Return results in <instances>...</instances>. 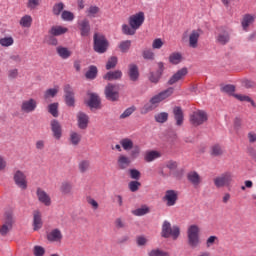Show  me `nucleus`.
I'll list each match as a JSON object with an SVG mask.
<instances>
[{
    "instance_id": "3",
    "label": "nucleus",
    "mask_w": 256,
    "mask_h": 256,
    "mask_svg": "<svg viewBox=\"0 0 256 256\" xmlns=\"http://www.w3.org/2000/svg\"><path fill=\"white\" fill-rule=\"evenodd\" d=\"M13 223H15V220L13 219V211H6L4 213V224L0 227V235L5 237V235L13 229Z\"/></svg>"
},
{
    "instance_id": "11",
    "label": "nucleus",
    "mask_w": 256,
    "mask_h": 256,
    "mask_svg": "<svg viewBox=\"0 0 256 256\" xmlns=\"http://www.w3.org/2000/svg\"><path fill=\"white\" fill-rule=\"evenodd\" d=\"M37 109V101L33 98L24 100L21 104L22 113H33Z\"/></svg>"
},
{
    "instance_id": "21",
    "label": "nucleus",
    "mask_w": 256,
    "mask_h": 256,
    "mask_svg": "<svg viewBox=\"0 0 256 256\" xmlns=\"http://www.w3.org/2000/svg\"><path fill=\"white\" fill-rule=\"evenodd\" d=\"M216 41L217 43H220V45H226V43H229V32L223 29L219 30Z\"/></svg>"
},
{
    "instance_id": "17",
    "label": "nucleus",
    "mask_w": 256,
    "mask_h": 256,
    "mask_svg": "<svg viewBox=\"0 0 256 256\" xmlns=\"http://www.w3.org/2000/svg\"><path fill=\"white\" fill-rule=\"evenodd\" d=\"M158 71L156 73H151L150 74V81L151 83H159V79H161V75H163V69H164V64L163 62H159L158 64Z\"/></svg>"
},
{
    "instance_id": "60",
    "label": "nucleus",
    "mask_w": 256,
    "mask_h": 256,
    "mask_svg": "<svg viewBox=\"0 0 256 256\" xmlns=\"http://www.w3.org/2000/svg\"><path fill=\"white\" fill-rule=\"evenodd\" d=\"M34 255L35 256H43L45 255V248L41 246H35L34 247Z\"/></svg>"
},
{
    "instance_id": "32",
    "label": "nucleus",
    "mask_w": 256,
    "mask_h": 256,
    "mask_svg": "<svg viewBox=\"0 0 256 256\" xmlns=\"http://www.w3.org/2000/svg\"><path fill=\"white\" fill-rule=\"evenodd\" d=\"M161 157V152L159 151H149L146 152L144 159L147 163H151V161H155V159H159Z\"/></svg>"
},
{
    "instance_id": "28",
    "label": "nucleus",
    "mask_w": 256,
    "mask_h": 256,
    "mask_svg": "<svg viewBox=\"0 0 256 256\" xmlns=\"http://www.w3.org/2000/svg\"><path fill=\"white\" fill-rule=\"evenodd\" d=\"M174 117L176 120V125L181 126L183 125V110L181 107L176 106L173 109Z\"/></svg>"
},
{
    "instance_id": "15",
    "label": "nucleus",
    "mask_w": 256,
    "mask_h": 256,
    "mask_svg": "<svg viewBox=\"0 0 256 256\" xmlns=\"http://www.w3.org/2000/svg\"><path fill=\"white\" fill-rule=\"evenodd\" d=\"M188 71L187 68H182L178 70L168 81L169 85H175L178 81H181V79H184L187 75Z\"/></svg>"
},
{
    "instance_id": "37",
    "label": "nucleus",
    "mask_w": 256,
    "mask_h": 256,
    "mask_svg": "<svg viewBox=\"0 0 256 256\" xmlns=\"http://www.w3.org/2000/svg\"><path fill=\"white\" fill-rule=\"evenodd\" d=\"M63 9H65V4L63 2H58L54 4L52 13L56 16H59L61 13H63Z\"/></svg>"
},
{
    "instance_id": "41",
    "label": "nucleus",
    "mask_w": 256,
    "mask_h": 256,
    "mask_svg": "<svg viewBox=\"0 0 256 256\" xmlns=\"http://www.w3.org/2000/svg\"><path fill=\"white\" fill-rule=\"evenodd\" d=\"M57 93H59V87L50 88V89L46 90V92L44 94V98L51 99V98L55 97V95H57Z\"/></svg>"
},
{
    "instance_id": "43",
    "label": "nucleus",
    "mask_w": 256,
    "mask_h": 256,
    "mask_svg": "<svg viewBox=\"0 0 256 256\" xmlns=\"http://www.w3.org/2000/svg\"><path fill=\"white\" fill-rule=\"evenodd\" d=\"M167 119H169V114L167 112H161L155 115V121H157V123H165Z\"/></svg>"
},
{
    "instance_id": "9",
    "label": "nucleus",
    "mask_w": 256,
    "mask_h": 256,
    "mask_svg": "<svg viewBox=\"0 0 256 256\" xmlns=\"http://www.w3.org/2000/svg\"><path fill=\"white\" fill-rule=\"evenodd\" d=\"M201 29L192 30L188 36L189 47L197 49L199 46V37H201Z\"/></svg>"
},
{
    "instance_id": "1",
    "label": "nucleus",
    "mask_w": 256,
    "mask_h": 256,
    "mask_svg": "<svg viewBox=\"0 0 256 256\" xmlns=\"http://www.w3.org/2000/svg\"><path fill=\"white\" fill-rule=\"evenodd\" d=\"M200 233H201V228H199L198 225L193 224L188 227V230H187L188 244L193 249L201 245V238L199 237Z\"/></svg>"
},
{
    "instance_id": "55",
    "label": "nucleus",
    "mask_w": 256,
    "mask_h": 256,
    "mask_svg": "<svg viewBox=\"0 0 256 256\" xmlns=\"http://www.w3.org/2000/svg\"><path fill=\"white\" fill-rule=\"evenodd\" d=\"M235 98L238 99V101H247L248 103H251V105L255 106V102L249 98V96H245L242 94H236Z\"/></svg>"
},
{
    "instance_id": "36",
    "label": "nucleus",
    "mask_w": 256,
    "mask_h": 256,
    "mask_svg": "<svg viewBox=\"0 0 256 256\" xmlns=\"http://www.w3.org/2000/svg\"><path fill=\"white\" fill-rule=\"evenodd\" d=\"M15 43V40L11 36L0 38L1 47H11Z\"/></svg>"
},
{
    "instance_id": "53",
    "label": "nucleus",
    "mask_w": 256,
    "mask_h": 256,
    "mask_svg": "<svg viewBox=\"0 0 256 256\" xmlns=\"http://www.w3.org/2000/svg\"><path fill=\"white\" fill-rule=\"evenodd\" d=\"M155 105H153L151 102L147 103L144 105V107L141 109V113L143 115L149 113V111H153V109H155Z\"/></svg>"
},
{
    "instance_id": "48",
    "label": "nucleus",
    "mask_w": 256,
    "mask_h": 256,
    "mask_svg": "<svg viewBox=\"0 0 256 256\" xmlns=\"http://www.w3.org/2000/svg\"><path fill=\"white\" fill-rule=\"evenodd\" d=\"M173 95V88H168L167 90H164L159 93L160 98L162 101H165V99H169Z\"/></svg>"
},
{
    "instance_id": "16",
    "label": "nucleus",
    "mask_w": 256,
    "mask_h": 256,
    "mask_svg": "<svg viewBox=\"0 0 256 256\" xmlns=\"http://www.w3.org/2000/svg\"><path fill=\"white\" fill-rule=\"evenodd\" d=\"M77 120L79 129H87V126L89 125V116H87V114L79 112L77 114Z\"/></svg>"
},
{
    "instance_id": "30",
    "label": "nucleus",
    "mask_w": 256,
    "mask_h": 256,
    "mask_svg": "<svg viewBox=\"0 0 256 256\" xmlns=\"http://www.w3.org/2000/svg\"><path fill=\"white\" fill-rule=\"evenodd\" d=\"M19 23L23 29H29L31 25H33V17H31V15H24Z\"/></svg>"
},
{
    "instance_id": "8",
    "label": "nucleus",
    "mask_w": 256,
    "mask_h": 256,
    "mask_svg": "<svg viewBox=\"0 0 256 256\" xmlns=\"http://www.w3.org/2000/svg\"><path fill=\"white\" fill-rule=\"evenodd\" d=\"M105 95L109 101H117L119 99V87L108 84L105 89Z\"/></svg>"
},
{
    "instance_id": "18",
    "label": "nucleus",
    "mask_w": 256,
    "mask_h": 256,
    "mask_svg": "<svg viewBox=\"0 0 256 256\" xmlns=\"http://www.w3.org/2000/svg\"><path fill=\"white\" fill-rule=\"evenodd\" d=\"M254 22H255V16L251 14L244 15L241 22V25L244 31H248L249 27H251V25H253Z\"/></svg>"
},
{
    "instance_id": "22",
    "label": "nucleus",
    "mask_w": 256,
    "mask_h": 256,
    "mask_svg": "<svg viewBox=\"0 0 256 256\" xmlns=\"http://www.w3.org/2000/svg\"><path fill=\"white\" fill-rule=\"evenodd\" d=\"M119 169H127L131 165V158L121 154L117 160Z\"/></svg>"
},
{
    "instance_id": "38",
    "label": "nucleus",
    "mask_w": 256,
    "mask_h": 256,
    "mask_svg": "<svg viewBox=\"0 0 256 256\" xmlns=\"http://www.w3.org/2000/svg\"><path fill=\"white\" fill-rule=\"evenodd\" d=\"M122 33H124V35H135V33H137V30L131 25L123 24Z\"/></svg>"
},
{
    "instance_id": "23",
    "label": "nucleus",
    "mask_w": 256,
    "mask_h": 256,
    "mask_svg": "<svg viewBox=\"0 0 256 256\" xmlns=\"http://www.w3.org/2000/svg\"><path fill=\"white\" fill-rule=\"evenodd\" d=\"M79 27H80L82 37H87V35H89V31H91L89 20L84 19L81 22H79Z\"/></svg>"
},
{
    "instance_id": "51",
    "label": "nucleus",
    "mask_w": 256,
    "mask_h": 256,
    "mask_svg": "<svg viewBox=\"0 0 256 256\" xmlns=\"http://www.w3.org/2000/svg\"><path fill=\"white\" fill-rule=\"evenodd\" d=\"M142 56L150 61H153V59H155V53L152 52L151 49L144 50Z\"/></svg>"
},
{
    "instance_id": "47",
    "label": "nucleus",
    "mask_w": 256,
    "mask_h": 256,
    "mask_svg": "<svg viewBox=\"0 0 256 256\" xmlns=\"http://www.w3.org/2000/svg\"><path fill=\"white\" fill-rule=\"evenodd\" d=\"M89 161L87 160H82L80 161V163L78 164V169L80 171V173H85L86 171L89 170Z\"/></svg>"
},
{
    "instance_id": "19",
    "label": "nucleus",
    "mask_w": 256,
    "mask_h": 256,
    "mask_svg": "<svg viewBox=\"0 0 256 256\" xmlns=\"http://www.w3.org/2000/svg\"><path fill=\"white\" fill-rule=\"evenodd\" d=\"M90 100L88 101V106L90 109H100L101 108V99L97 94H89Z\"/></svg>"
},
{
    "instance_id": "29",
    "label": "nucleus",
    "mask_w": 256,
    "mask_h": 256,
    "mask_svg": "<svg viewBox=\"0 0 256 256\" xmlns=\"http://www.w3.org/2000/svg\"><path fill=\"white\" fill-rule=\"evenodd\" d=\"M34 231H39L41 227H43V221L41 220V212H34V220H33Z\"/></svg>"
},
{
    "instance_id": "31",
    "label": "nucleus",
    "mask_w": 256,
    "mask_h": 256,
    "mask_svg": "<svg viewBox=\"0 0 256 256\" xmlns=\"http://www.w3.org/2000/svg\"><path fill=\"white\" fill-rule=\"evenodd\" d=\"M123 77V73L119 70H116L114 72H108L105 76L104 79L106 81H115L117 79H121Z\"/></svg>"
},
{
    "instance_id": "20",
    "label": "nucleus",
    "mask_w": 256,
    "mask_h": 256,
    "mask_svg": "<svg viewBox=\"0 0 256 256\" xmlns=\"http://www.w3.org/2000/svg\"><path fill=\"white\" fill-rule=\"evenodd\" d=\"M51 129L53 132V135L55 139H61L62 130H61V124L57 120L51 121Z\"/></svg>"
},
{
    "instance_id": "61",
    "label": "nucleus",
    "mask_w": 256,
    "mask_h": 256,
    "mask_svg": "<svg viewBox=\"0 0 256 256\" xmlns=\"http://www.w3.org/2000/svg\"><path fill=\"white\" fill-rule=\"evenodd\" d=\"M161 101H163V100H162V98H161V96L159 94L155 95L154 97H152L150 99V103L152 105H154V107H157V104L161 103Z\"/></svg>"
},
{
    "instance_id": "25",
    "label": "nucleus",
    "mask_w": 256,
    "mask_h": 256,
    "mask_svg": "<svg viewBox=\"0 0 256 256\" xmlns=\"http://www.w3.org/2000/svg\"><path fill=\"white\" fill-rule=\"evenodd\" d=\"M69 29L64 26H53L50 29V35H53L54 37H59V35H65Z\"/></svg>"
},
{
    "instance_id": "27",
    "label": "nucleus",
    "mask_w": 256,
    "mask_h": 256,
    "mask_svg": "<svg viewBox=\"0 0 256 256\" xmlns=\"http://www.w3.org/2000/svg\"><path fill=\"white\" fill-rule=\"evenodd\" d=\"M169 63L172 65H179L183 61V54L180 52H173L169 55Z\"/></svg>"
},
{
    "instance_id": "24",
    "label": "nucleus",
    "mask_w": 256,
    "mask_h": 256,
    "mask_svg": "<svg viewBox=\"0 0 256 256\" xmlns=\"http://www.w3.org/2000/svg\"><path fill=\"white\" fill-rule=\"evenodd\" d=\"M128 75L131 81H137L139 79V68L135 64L129 65Z\"/></svg>"
},
{
    "instance_id": "58",
    "label": "nucleus",
    "mask_w": 256,
    "mask_h": 256,
    "mask_svg": "<svg viewBox=\"0 0 256 256\" xmlns=\"http://www.w3.org/2000/svg\"><path fill=\"white\" fill-rule=\"evenodd\" d=\"M222 153H223V150H221V146L219 145L212 146L211 155L217 156V155H221Z\"/></svg>"
},
{
    "instance_id": "42",
    "label": "nucleus",
    "mask_w": 256,
    "mask_h": 256,
    "mask_svg": "<svg viewBox=\"0 0 256 256\" xmlns=\"http://www.w3.org/2000/svg\"><path fill=\"white\" fill-rule=\"evenodd\" d=\"M119 49H120V51H122V53H127V51H129V49H131V40L122 41L119 44Z\"/></svg>"
},
{
    "instance_id": "26",
    "label": "nucleus",
    "mask_w": 256,
    "mask_h": 256,
    "mask_svg": "<svg viewBox=\"0 0 256 256\" xmlns=\"http://www.w3.org/2000/svg\"><path fill=\"white\" fill-rule=\"evenodd\" d=\"M47 237L48 241L59 242L61 239H63V234H61V230L54 229L48 234Z\"/></svg>"
},
{
    "instance_id": "52",
    "label": "nucleus",
    "mask_w": 256,
    "mask_h": 256,
    "mask_svg": "<svg viewBox=\"0 0 256 256\" xmlns=\"http://www.w3.org/2000/svg\"><path fill=\"white\" fill-rule=\"evenodd\" d=\"M149 256H169V253L160 249H154L149 252Z\"/></svg>"
},
{
    "instance_id": "10",
    "label": "nucleus",
    "mask_w": 256,
    "mask_h": 256,
    "mask_svg": "<svg viewBox=\"0 0 256 256\" xmlns=\"http://www.w3.org/2000/svg\"><path fill=\"white\" fill-rule=\"evenodd\" d=\"M36 197L45 207H51V196H49L42 188H37Z\"/></svg>"
},
{
    "instance_id": "46",
    "label": "nucleus",
    "mask_w": 256,
    "mask_h": 256,
    "mask_svg": "<svg viewBox=\"0 0 256 256\" xmlns=\"http://www.w3.org/2000/svg\"><path fill=\"white\" fill-rule=\"evenodd\" d=\"M97 77V67L90 66L89 70L86 72L87 79H95Z\"/></svg>"
},
{
    "instance_id": "64",
    "label": "nucleus",
    "mask_w": 256,
    "mask_h": 256,
    "mask_svg": "<svg viewBox=\"0 0 256 256\" xmlns=\"http://www.w3.org/2000/svg\"><path fill=\"white\" fill-rule=\"evenodd\" d=\"M97 13H99V7H97V6H91V7L88 9V14H89L91 17H95V15H97Z\"/></svg>"
},
{
    "instance_id": "62",
    "label": "nucleus",
    "mask_w": 256,
    "mask_h": 256,
    "mask_svg": "<svg viewBox=\"0 0 256 256\" xmlns=\"http://www.w3.org/2000/svg\"><path fill=\"white\" fill-rule=\"evenodd\" d=\"M135 111L134 107H130L128 109H126L122 114H121V119H125L127 117H129L133 112Z\"/></svg>"
},
{
    "instance_id": "35",
    "label": "nucleus",
    "mask_w": 256,
    "mask_h": 256,
    "mask_svg": "<svg viewBox=\"0 0 256 256\" xmlns=\"http://www.w3.org/2000/svg\"><path fill=\"white\" fill-rule=\"evenodd\" d=\"M57 53L62 59H69V57H71V51L66 47H57Z\"/></svg>"
},
{
    "instance_id": "33",
    "label": "nucleus",
    "mask_w": 256,
    "mask_h": 256,
    "mask_svg": "<svg viewBox=\"0 0 256 256\" xmlns=\"http://www.w3.org/2000/svg\"><path fill=\"white\" fill-rule=\"evenodd\" d=\"M188 180L190 181V183L194 184L195 187H197V185L201 183V177L197 172L188 173Z\"/></svg>"
},
{
    "instance_id": "59",
    "label": "nucleus",
    "mask_w": 256,
    "mask_h": 256,
    "mask_svg": "<svg viewBox=\"0 0 256 256\" xmlns=\"http://www.w3.org/2000/svg\"><path fill=\"white\" fill-rule=\"evenodd\" d=\"M140 153H141V148H139V146H135L134 148L132 147V151L130 155L132 159H137Z\"/></svg>"
},
{
    "instance_id": "44",
    "label": "nucleus",
    "mask_w": 256,
    "mask_h": 256,
    "mask_svg": "<svg viewBox=\"0 0 256 256\" xmlns=\"http://www.w3.org/2000/svg\"><path fill=\"white\" fill-rule=\"evenodd\" d=\"M61 17L63 21H73V19H75V14H73L71 11L64 10L61 13Z\"/></svg>"
},
{
    "instance_id": "4",
    "label": "nucleus",
    "mask_w": 256,
    "mask_h": 256,
    "mask_svg": "<svg viewBox=\"0 0 256 256\" xmlns=\"http://www.w3.org/2000/svg\"><path fill=\"white\" fill-rule=\"evenodd\" d=\"M108 47L109 42H107L105 36L101 34L94 35V50L96 51V53H105Z\"/></svg>"
},
{
    "instance_id": "2",
    "label": "nucleus",
    "mask_w": 256,
    "mask_h": 256,
    "mask_svg": "<svg viewBox=\"0 0 256 256\" xmlns=\"http://www.w3.org/2000/svg\"><path fill=\"white\" fill-rule=\"evenodd\" d=\"M181 234V230L178 226L171 227V223L169 221H164L162 225V237H172L173 239H177Z\"/></svg>"
},
{
    "instance_id": "13",
    "label": "nucleus",
    "mask_w": 256,
    "mask_h": 256,
    "mask_svg": "<svg viewBox=\"0 0 256 256\" xmlns=\"http://www.w3.org/2000/svg\"><path fill=\"white\" fill-rule=\"evenodd\" d=\"M65 93V101L68 107H73L75 105V93L73 92V88L70 85H66L64 87Z\"/></svg>"
},
{
    "instance_id": "39",
    "label": "nucleus",
    "mask_w": 256,
    "mask_h": 256,
    "mask_svg": "<svg viewBox=\"0 0 256 256\" xmlns=\"http://www.w3.org/2000/svg\"><path fill=\"white\" fill-rule=\"evenodd\" d=\"M48 111L53 117H59V103H52L48 106Z\"/></svg>"
},
{
    "instance_id": "40",
    "label": "nucleus",
    "mask_w": 256,
    "mask_h": 256,
    "mask_svg": "<svg viewBox=\"0 0 256 256\" xmlns=\"http://www.w3.org/2000/svg\"><path fill=\"white\" fill-rule=\"evenodd\" d=\"M132 213L133 215H136V217H142V215H147V213H149V207L142 206L136 210H133Z\"/></svg>"
},
{
    "instance_id": "50",
    "label": "nucleus",
    "mask_w": 256,
    "mask_h": 256,
    "mask_svg": "<svg viewBox=\"0 0 256 256\" xmlns=\"http://www.w3.org/2000/svg\"><path fill=\"white\" fill-rule=\"evenodd\" d=\"M222 93H227L228 95H233L235 93V86L233 85H225L221 88Z\"/></svg>"
},
{
    "instance_id": "45",
    "label": "nucleus",
    "mask_w": 256,
    "mask_h": 256,
    "mask_svg": "<svg viewBox=\"0 0 256 256\" xmlns=\"http://www.w3.org/2000/svg\"><path fill=\"white\" fill-rule=\"evenodd\" d=\"M215 243H219V237L209 236L206 240L207 249H210V247H213L215 245Z\"/></svg>"
},
{
    "instance_id": "14",
    "label": "nucleus",
    "mask_w": 256,
    "mask_h": 256,
    "mask_svg": "<svg viewBox=\"0 0 256 256\" xmlns=\"http://www.w3.org/2000/svg\"><path fill=\"white\" fill-rule=\"evenodd\" d=\"M178 194L175 190H167L164 196V201L168 207H173L177 203Z\"/></svg>"
},
{
    "instance_id": "34",
    "label": "nucleus",
    "mask_w": 256,
    "mask_h": 256,
    "mask_svg": "<svg viewBox=\"0 0 256 256\" xmlns=\"http://www.w3.org/2000/svg\"><path fill=\"white\" fill-rule=\"evenodd\" d=\"M120 145L124 149V151H131V149H133V140L129 138H124L120 140Z\"/></svg>"
},
{
    "instance_id": "7",
    "label": "nucleus",
    "mask_w": 256,
    "mask_h": 256,
    "mask_svg": "<svg viewBox=\"0 0 256 256\" xmlns=\"http://www.w3.org/2000/svg\"><path fill=\"white\" fill-rule=\"evenodd\" d=\"M190 121L192 125H203L205 121H207V113L203 110H198L193 112V114L190 116Z\"/></svg>"
},
{
    "instance_id": "49",
    "label": "nucleus",
    "mask_w": 256,
    "mask_h": 256,
    "mask_svg": "<svg viewBox=\"0 0 256 256\" xmlns=\"http://www.w3.org/2000/svg\"><path fill=\"white\" fill-rule=\"evenodd\" d=\"M165 45V42H163V39L161 38H156L152 42V49H161Z\"/></svg>"
},
{
    "instance_id": "12",
    "label": "nucleus",
    "mask_w": 256,
    "mask_h": 256,
    "mask_svg": "<svg viewBox=\"0 0 256 256\" xmlns=\"http://www.w3.org/2000/svg\"><path fill=\"white\" fill-rule=\"evenodd\" d=\"M14 181L20 189H27V176L25 173L21 172V170H18L14 174Z\"/></svg>"
},
{
    "instance_id": "57",
    "label": "nucleus",
    "mask_w": 256,
    "mask_h": 256,
    "mask_svg": "<svg viewBox=\"0 0 256 256\" xmlns=\"http://www.w3.org/2000/svg\"><path fill=\"white\" fill-rule=\"evenodd\" d=\"M139 187H141V183H139L138 181H132L129 183V189L133 193H135V191H137Z\"/></svg>"
},
{
    "instance_id": "56",
    "label": "nucleus",
    "mask_w": 256,
    "mask_h": 256,
    "mask_svg": "<svg viewBox=\"0 0 256 256\" xmlns=\"http://www.w3.org/2000/svg\"><path fill=\"white\" fill-rule=\"evenodd\" d=\"M117 65V57H111L107 64H106V69H113Z\"/></svg>"
},
{
    "instance_id": "54",
    "label": "nucleus",
    "mask_w": 256,
    "mask_h": 256,
    "mask_svg": "<svg viewBox=\"0 0 256 256\" xmlns=\"http://www.w3.org/2000/svg\"><path fill=\"white\" fill-rule=\"evenodd\" d=\"M71 143L77 145L81 141V135L76 132H72L70 135Z\"/></svg>"
},
{
    "instance_id": "6",
    "label": "nucleus",
    "mask_w": 256,
    "mask_h": 256,
    "mask_svg": "<svg viewBox=\"0 0 256 256\" xmlns=\"http://www.w3.org/2000/svg\"><path fill=\"white\" fill-rule=\"evenodd\" d=\"M128 23L130 27H134V29H139L143 23H145V12H138L129 17Z\"/></svg>"
},
{
    "instance_id": "5",
    "label": "nucleus",
    "mask_w": 256,
    "mask_h": 256,
    "mask_svg": "<svg viewBox=\"0 0 256 256\" xmlns=\"http://www.w3.org/2000/svg\"><path fill=\"white\" fill-rule=\"evenodd\" d=\"M231 183H233V175H231L229 172L214 178V185L218 189H221V187H230Z\"/></svg>"
},
{
    "instance_id": "63",
    "label": "nucleus",
    "mask_w": 256,
    "mask_h": 256,
    "mask_svg": "<svg viewBox=\"0 0 256 256\" xmlns=\"http://www.w3.org/2000/svg\"><path fill=\"white\" fill-rule=\"evenodd\" d=\"M130 177H131V179H139L141 177V172H139V170H137V169H131Z\"/></svg>"
}]
</instances>
